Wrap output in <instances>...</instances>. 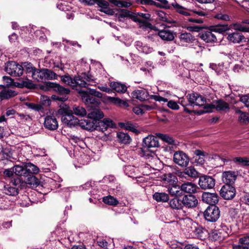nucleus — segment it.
<instances>
[{"label": "nucleus", "instance_id": "obj_1", "mask_svg": "<svg viewBox=\"0 0 249 249\" xmlns=\"http://www.w3.org/2000/svg\"><path fill=\"white\" fill-rule=\"evenodd\" d=\"M96 78L86 72L81 75H75L72 77L69 74L61 76V81L65 84L71 87L73 89H77L78 87L86 88L89 85L95 86Z\"/></svg>", "mask_w": 249, "mask_h": 249}, {"label": "nucleus", "instance_id": "obj_2", "mask_svg": "<svg viewBox=\"0 0 249 249\" xmlns=\"http://www.w3.org/2000/svg\"><path fill=\"white\" fill-rule=\"evenodd\" d=\"M25 71L28 76H31L35 81H43V69H38L29 63L25 65Z\"/></svg>", "mask_w": 249, "mask_h": 249}, {"label": "nucleus", "instance_id": "obj_3", "mask_svg": "<svg viewBox=\"0 0 249 249\" xmlns=\"http://www.w3.org/2000/svg\"><path fill=\"white\" fill-rule=\"evenodd\" d=\"M47 85L48 87L52 89L54 91L57 92L58 94L62 95H66L70 93V90L68 88H65L60 84L54 82H48ZM55 96H53L52 97L55 99ZM68 98L65 96L64 97H57L55 99L60 101L64 102L67 100Z\"/></svg>", "mask_w": 249, "mask_h": 249}, {"label": "nucleus", "instance_id": "obj_4", "mask_svg": "<svg viewBox=\"0 0 249 249\" xmlns=\"http://www.w3.org/2000/svg\"><path fill=\"white\" fill-rule=\"evenodd\" d=\"M203 214L206 220L214 222L219 218L220 210L216 205L209 206L204 211Z\"/></svg>", "mask_w": 249, "mask_h": 249}, {"label": "nucleus", "instance_id": "obj_5", "mask_svg": "<svg viewBox=\"0 0 249 249\" xmlns=\"http://www.w3.org/2000/svg\"><path fill=\"white\" fill-rule=\"evenodd\" d=\"M6 72L13 76H20L23 72L22 66L15 61H9L5 68Z\"/></svg>", "mask_w": 249, "mask_h": 249}, {"label": "nucleus", "instance_id": "obj_6", "mask_svg": "<svg viewBox=\"0 0 249 249\" xmlns=\"http://www.w3.org/2000/svg\"><path fill=\"white\" fill-rule=\"evenodd\" d=\"M215 184V180L212 176L205 175L199 177L198 185L202 189H211Z\"/></svg>", "mask_w": 249, "mask_h": 249}, {"label": "nucleus", "instance_id": "obj_7", "mask_svg": "<svg viewBox=\"0 0 249 249\" xmlns=\"http://www.w3.org/2000/svg\"><path fill=\"white\" fill-rule=\"evenodd\" d=\"M235 189L231 184H225L220 189V196L225 199H232L235 195Z\"/></svg>", "mask_w": 249, "mask_h": 249}, {"label": "nucleus", "instance_id": "obj_8", "mask_svg": "<svg viewBox=\"0 0 249 249\" xmlns=\"http://www.w3.org/2000/svg\"><path fill=\"white\" fill-rule=\"evenodd\" d=\"M173 160L175 163L182 167L188 165L190 159L182 151H177L174 153Z\"/></svg>", "mask_w": 249, "mask_h": 249}, {"label": "nucleus", "instance_id": "obj_9", "mask_svg": "<svg viewBox=\"0 0 249 249\" xmlns=\"http://www.w3.org/2000/svg\"><path fill=\"white\" fill-rule=\"evenodd\" d=\"M188 101L192 106H203L206 103V99L197 93H193L188 96Z\"/></svg>", "mask_w": 249, "mask_h": 249}, {"label": "nucleus", "instance_id": "obj_10", "mask_svg": "<svg viewBox=\"0 0 249 249\" xmlns=\"http://www.w3.org/2000/svg\"><path fill=\"white\" fill-rule=\"evenodd\" d=\"M219 198L216 193L204 192L202 195V201L210 206L215 205L219 201Z\"/></svg>", "mask_w": 249, "mask_h": 249}, {"label": "nucleus", "instance_id": "obj_11", "mask_svg": "<svg viewBox=\"0 0 249 249\" xmlns=\"http://www.w3.org/2000/svg\"><path fill=\"white\" fill-rule=\"evenodd\" d=\"M238 29H236V31L231 33L228 34L227 39L228 40L233 43H240L246 41V38L243 34L238 32ZM239 31H240L239 30Z\"/></svg>", "mask_w": 249, "mask_h": 249}, {"label": "nucleus", "instance_id": "obj_12", "mask_svg": "<svg viewBox=\"0 0 249 249\" xmlns=\"http://www.w3.org/2000/svg\"><path fill=\"white\" fill-rule=\"evenodd\" d=\"M44 125L46 128L54 130L58 127L57 121L53 115H47L44 119Z\"/></svg>", "mask_w": 249, "mask_h": 249}, {"label": "nucleus", "instance_id": "obj_13", "mask_svg": "<svg viewBox=\"0 0 249 249\" xmlns=\"http://www.w3.org/2000/svg\"><path fill=\"white\" fill-rule=\"evenodd\" d=\"M213 32V31H212V28L211 30L204 31L199 34L200 37L206 43H212L216 42L217 38Z\"/></svg>", "mask_w": 249, "mask_h": 249}, {"label": "nucleus", "instance_id": "obj_14", "mask_svg": "<svg viewBox=\"0 0 249 249\" xmlns=\"http://www.w3.org/2000/svg\"><path fill=\"white\" fill-rule=\"evenodd\" d=\"M242 26L237 24H233L228 25V24H217L212 27V31L213 32L218 33L219 34H224L227 31L231 30L232 27H234L235 29H238V28Z\"/></svg>", "mask_w": 249, "mask_h": 249}, {"label": "nucleus", "instance_id": "obj_15", "mask_svg": "<svg viewBox=\"0 0 249 249\" xmlns=\"http://www.w3.org/2000/svg\"><path fill=\"white\" fill-rule=\"evenodd\" d=\"M142 145L144 147L150 148L158 147L159 143L157 137L153 135H149L143 139Z\"/></svg>", "mask_w": 249, "mask_h": 249}, {"label": "nucleus", "instance_id": "obj_16", "mask_svg": "<svg viewBox=\"0 0 249 249\" xmlns=\"http://www.w3.org/2000/svg\"><path fill=\"white\" fill-rule=\"evenodd\" d=\"M182 200L183 206L188 208H195L198 204V200L196 197L192 195L184 196Z\"/></svg>", "mask_w": 249, "mask_h": 249}, {"label": "nucleus", "instance_id": "obj_17", "mask_svg": "<svg viewBox=\"0 0 249 249\" xmlns=\"http://www.w3.org/2000/svg\"><path fill=\"white\" fill-rule=\"evenodd\" d=\"M79 125L84 129L92 131L96 128L97 124L95 121L82 119L79 121Z\"/></svg>", "mask_w": 249, "mask_h": 249}, {"label": "nucleus", "instance_id": "obj_18", "mask_svg": "<svg viewBox=\"0 0 249 249\" xmlns=\"http://www.w3.org/2000/svg\"><path fill=\"white\" fill-rule=\"evenodd\" d=\"M195 156H194L193 162L196 163V165H203L205 163V158L208 156L207 153L204 152L199 149L195 150L194 151Z\"/></svg>", "mask_w": 249, "mask_h": 249}, {"label": "nucleus", "instance_id": "obj_19", "mask_svg": "<svg viewBox=\"0 0 249 249\" xmlns=\"http://www.w3.org/2000/svg\"><path fill=\"white\" fill-rule=\"evenodd\" d=\"M237 175L234 171H228L223 172L222 180L225 184H231L236 180Z\"/></svg>", "mask_w": 249, "mask_h": 249}, {"label": "nucleus", "instance_id": "obj_20", "mask_svg": "<svg viewBox=\"0 0 249 249\" xmlns=\"http://www.w3.org/2000/svg\"><path fill=\"white\" fill-rule=\"evenodd\" d=\"M18 94V92L13 89L9 88H4L0 92V99L1 101L9 99L16 96Z\"/></svg>", "mask_w": 249, "mask_h": 249}, {"label": "nucleus", "instance_id": "obj_21", "mask_svg": "<svg viewBox=\"0 0 249 249\" xmlns=\"http://www.w3.org/2000/svg\"><path fill=\"white\" fill-rule=\"evenodd\" d=\"M132 97L134 98L139 100L141 101L148 99L149 93L145 89H141L134 90L132 93Z\"/></svg>", "mask_w": 249, "mask_h": 249}, {"label": "nucleus", "instance_id": "obj_22", "mask_svg": "<svg viewBox=\"0 0 249 249\" xmlns=\"http://www.w3.org/2000/svg\"><path fill=\"white\" fill-rule=\"evenodd\" d=\"M79 93L81 94L82 101L87 106L92 105L97 102L95 97L89 95L86 91L80 90Z\"/></svg>", "mask_w": 249, "mask_h": 249}, {"label": "nucleus", "instance_id": "obj_23", "mask_svg": "<svg viewBox=\"0 0 249 249\" xmlns=\"http://www.w3.org/2000/svg\"><path fill=\"white\" fill-rule=\"evenodd\" d=\"M104 114L103 112L98 108H93L88 114V118L92 119V121H95L96 124L100 119L103 118Z\"/></svg>", "mask_w": 249, "mask_h": 249}, {"label": "nucleus", "instance_id": "obj_24", "mask_svg": "<svg viewBox=\"0 0 249 249\" xmlns=\"http://www.w3.org/2000/svg\"><path fill=\"white\" fill-rule=\"evenodd\" d=\"M95 3H97L101 8L100 9V11L108 15H113L114 14V11L108 7L109 3L107 1L103 0H97Z\"/></svg>", "mask_w": 249, "mask_h": 249}, {"label": "nucleus", "instance_id": "obj_25", "mask_svg": "<svg viewBox=\"0 0 249 249\" xmlns=\"http://www.w3.org/2000/svg\"><path fill=\"white\" fill-rule=\"evenodd\" d=\"M15 85L19 88H26L27 89H34L36 85L31 80L20 79L18 81L15 82Z\"/></svg>", "mask_w": 249, "mask_h": 249}, {"label": "nucleus", "instance_id": "obj_26", "mask_svg": "<svg viewBox=\"0 0 249 249\" xmlns=\"http://www.w3.org/2000/svg\"><path fill=\"white\" fill-rule=\"evenodd\" d=\"M158 36L164 41H172L174 39L173 32L169 29H163L158 32Z\"/></svg>", "mask_w": 249, "mask_h": 249}, {"label": "nucleus", "instance_id": "obj_27", "mask_svg": "<svg viewBox=\"0 0 249 249\" xmlns=\"http://www.w3.org/2000/svg\"><path fill=\"white\" fill-rule=\"evenodd\" d=\"M59 112L62 114L61 120L64 124H66L74 116L72 115L71 111L68 109L61 108Z\"/></svg>", "mask_w": 249, "mask_h": 249}, {"label": "nucleus", "instance_id": "obj_28", "mask_svg": "<svg viewBox=\"0 0 249 249\" xmlns=\"http://www.w3.org/2000/svg\"><path fill=\"white\" fill-rule=\"evenodd\" d=\"M135 46L138 51L142 53L148 54L153 52V48L146 45H143L142 42L137 41L135 43Z\"/></svg>", "mask_w": 249, "mask_h": 249}, {"label": "nucleus", "instance_id": "obj_29", "mask_svg": "<svg viewBox=\"0 0 249 249\" xmlns=\"http://www.w3.org/2000/svg\"><path fill=\"white\" fill-rule=\"evenodd\" d=\"M155 14L161 21L166 22L168 23H173L175 22V21L173 19L162 10L156 11Z\"/></svg>", "mask_w": 249, "mask_h": 249}, {"label": "nucleus", "instance_id": "obj_30", "mask_svg": "<svg viewBox=\"0 0 249 249\" xmlns=\"http://www.w3.org/2000/svg\"><path fill=\"white\" fill-rule=\"evenodd\" d=\"M182 192L193 194L196 192L197 186L192 182H187L181 185Z\"/></svg>", "mask_w": 249, "mask_h": 249}, {"label": "nucleus", "instance_id": "obj_31", "mask_svg": "<svg viewBox=\"0 0 249 249\" xmlns=\"http://www.w3.org/2000/svg\"><path fill=\"white\" fill-rule=\"evenodd\" d=\"M133 13L126 9H122L116 14V18L119 21L124 22L128 18L132 17Z\"/></svg>", "mask_w": 249, "mask_h": 249}, {"label": "nucleus", "instance_id": "obj_32", "mask_svg": "<svg viewBox=\"0 0 249 249\" xmlns=\"http://www.w3.org/2000/svg\"><path fill=\"white\" fill-rule=\"evenodd\" d=\"M215 109L217 111L227 112L230 109L228 103L222 100L214 101Z\"/></svg>", "mask_w": 249, "mask_h": 249}, {"label": "nucleus", "instance_id": "obj_33", "mask_svg": "<svg viewBox=\"0 0 249 249\" xmlns=\"http://www.w3.org/2000/svg\"><path fill=\"white\" fill-rule=\"evenodd\" d=\"M180 43L184 45L185 43H191L195 40V37L190 33H181L179 36Z\"/></svg>", "mask_w": 249, "mask_h": 249}, {"label": "nucleus", "instance_id": "obj_34", "mask_svg": "<svg viewBox=\"0 0 249 249\" xmlns=\"http://www.w3.org/2000/svg\"><path fill=\"white\" fill-rule=\"evenodd\" d=\"M110 87L117 92L124 93L127 90V87L125 85L118 82H111Z\"/></svg>", "mask_w": 249, "mask_h": 249}, {"label": "nucleus", "instance_id": "obj_35", "mask_svg": "<svg viewBox=\"0 0 249 249\" xmlns=\"http://www.w3.org/2000/svg\"><path fill=\"white\" fill-rule=\"evenodd\" d=\"M168 191L172 196L178 197L182 195L181 186L173 184L168 187Z\"/></svg>", "mask_w": 249, "mask_h": 249}, {"label": "nucleus", "instance_id": "obj_36", "mask_svg": "<svg viewBox=\"0 0 249 249\" xmlns=\"http://www.w3.org/2000/svg\"><path fill=\"white\" fill-rule=\"evenodd\" d=\"M119 142L125 144H129L131 142V138L127 134L123 132H119L117 134Z\"/></svg>", "mask_w": 249, "mask_h": 249}, {"label": "nucleus", "instance_id": "obj_37", "mask_svg": "<svg viewBox=\"0 0 249 249\" xmlns=\"http://www.w3.org/2000/svg\"><path fill=\"white\" fill-rule=\"evenodd\" d=\"M170 207L173 209L177 210L179 208H183V200L178 197L171 199L169 202Z\"/></svg>", "mask_w": 249, "mask_h": 249}, {"label": "nucleus", "instance_id": "obj_38", "mask_svg": "<svg viewBox=\"0 0 249 249\" xmlns=\"http://www.w3.org/2000/svg\"><path fill=\"white\" fill-rule=\"evenodd\" d=\"M153 198L157 202H165L169 200L168 194L163 192H156L153 195Z\"/></svg>", "mask_w": 249, "mask_h": 249}, {"label": "nucleus", "instance_id": "obj_39", "mask_svg": "<svg viewBox=\"0 0 249 249\" xmlns=\"http://www.w3.org/2000/svg\"><path fill=\"white\" fill-rule=\"evenodd\" d=\"M43 81L46 80H55L57 79L58 76L61 78V76H59L51 70L48 69H43Z\"/></svg>", "mask_w": 249, "mask_h": 249}, {"label": "nucleus", "instance_id": "obj_40", "mask_svg": "<svg viewBox=\"0 0 249 249\" xmlns=\"http://www.w3.org/2000/svg\"><path fill=\"white\" fill-rule=\"evenodd\" d=\"M233 161L241 167L249 166V158L237 157L232 159Z\"/></svg>", "mask_w": 249, "mask_h": 249}, {"label": "nucleus", "instance_id": "obj_41", "mask_svg": "<svg viewBox=\"0 0 249 249\" xmlns=\"http://www.w3.org/2000/svg\"><path fill=\"white\" fill-rule=\"evenodd\" d=\"M25 169L27 176H29L30 175L36 174L39 172V168L31 162L27 163L25 164Z\"/></svg>", "mask_w": 249, "mask_h": 249}, {"label": "nucleus", "instance_id": "obj_42", "mask_svg": "<svg viewBox=\"0 0 249 249\" xmlns=\"http://www.w3.org/2000/svg\"><path fill=\"white\" fill-rule=\"evenodd\" d=\"M26 178L24 181L26 184L31 186V187H36L39 183L38 179L34 175H30L29 176H25Z\"/></svg>", "mask_w": 249, "mask_h": 249}, {"label": "nucleus", "instance_id": "obj_43", "mask_svg": "<svg viewBox=\"0 0 249 249\" xmlns=\"http://www.w3.org/2000/svg\"><path fill=\"white\" fill-rule=\"evenodd\" d=\"M70 111L75 115L81 117L86 116L87 114V111L85 108L80 106H73L72 107V110Z\"/></svg>", "mask_w": 249, "mask_h": 249}, {"label": "nucleus", "instance_id": "obj_44", "mask_svg": "<svg viewBox=\"0 0 249 249\" xmlns=\"http://www.w3.org/2000/svg\"><path fill=\"white\" fill-rule=\"evenodd\" d=\"M235 112L240 114L238 120L240 123L244 124H247L249 123V114L248 113L243 112L239 109H236Z\"/></svg>", "mask_w": 249, "mask_h": 249}, {"label": "nucleus", "instance_id": "obj_45", "mask_svg": "<svg viewBox=\"0 0 249 249\" xmlns=\"http://www.w3.org/2000/svg\"><path fill=\"white\" fill-rule=\"evenodd\" d=\"M119 125L122 128H124L135 133L137 134L139 133V131L136 128L135 126L130 122L121 123Z\"/></svg>", "mask_w": 249, "mask_h": 249}, {"label": "nucleus", "instance_id": "obj_46", "mask_svg": "<svg viewBox=\"0 0 249 249\" xmlns=\"http://www.w3.org/2000/svg\"><path fill=\"white\" fill-rule=\"evenodd\" d=\"M177 178L175 175L171 173L164 176L163 180L164 183H168L169 186L172 185L177 182Z\"/></svg>", "mask_w": 249, "mask_h": 249}, {"label": "nucleus", "instance_id": "obj_47", "mask_svg": "<svg viewBox=\"0 0 249 249\" xmlns=\"http://www.w3.org/2000/svg\"><path fill=\"white\" fill-rule=\"evenodd\" d=\"M103 201L104 203L111 206H116L119 204L117 199L111 196H104L103 198Z\"/></svg>", "mask_w": 249, "mask_h": 249}, {"label": "nucleus", "instance_id": "obj_48", "mask_svg": "<svg viewBox=\"0 0 249 249\" xmlns=\"http://www.w3.org/2000/svg\"><path fill=\"white\" fill-rule=\"evenodd\" d=\"M183 174L193 178H196L198 177V172L193 166H189L186 168L183 172Z\"/></svg>", "mask_w": 249, "mask_h": 249}, {"label": "nucleus", "instance_id": "obj_49", "mask_svg": "<svg viewBox=\"0 0 249 249\" xmlns=\"http://www.w3.org/2000/svg\"><path fill=\"white\" fill-rule=\"evenodd\" d=\"M13 169L14 173L17 176L23 177L27 176L26 175L25 166L24 167L22 166L16 165L13 167Z\"/></svg>", "mask_w": 249, "mask_h": 249}, {"label": "nucleus", "instance_id": "obj_50", "mask_svg": "<svg viewBox=\"0 0 249 249\" xmlns=\"http://www.w3.org/2000/svg\"><path fill=\"white\" fill-rule=\"evenodd\" d=\"M4 193L9 196H16L18 194V189L14 187H12L9 185L4 186Z\"/></svg>", "mask_w": 249, "mask_h": 249}, {"label": "nucleus", "instance_id": "obj_51", "mask_svg": "<svg viewBox=\"0 0 249 249\" xmlns=\"http://www.w3.org/2000/svg\"><path fill=\"white\" fill-rule=\"evenodd\" d=\"M178 211L176 213L175 216L179 220H188L186 212L183 210V208H179L177 210Z\"/></svg>", "mask_w": 249, "mask_h": 249}, {"label": "nucleus", "instance_id": "obj_52", "mask_svg": "<svg viewBox=\"0 0 249 249\" xmlns=\"http://www.w3.org/2000/svg\"><path fill=\"white\" fill-rule=\"evenodd\" d=\"M156 135L159 138L168 144H172L174 143L175 141L173 138L167 134L156 133Z\"/></svg>", "mask_w": 249, "mask_h": 249}, {"label": "nucleus", "instance_id": "obj_53", "mask_svg": "<svg viewBox=\"0 0 249 249\" xmlns=\"http://www.w3.org/2000/svg\"><path fill=\"white\" fill-rule=\"evenodd\" d=\"M215 104L214 101L212 103L209 104H206L204 105V110L200 111L199 114H202L204 113H208L213 112V109H215Z\"/></svg>", "mask_w": 249, "mask_h": 249}, {"label": "nucleus", "instance_id": "obj_54", "mask_svg": "<svg viewBox=\"0 0 249 249\" xmlns=\"http://www.w3.org/2000/svg\"><path fill=\"white\" fill-rule=\"evenodd\" d=\"M108 99L110 102L114 103V104L119 105H120L121 104H123L125 106H128V104L127 103V102L121 100L119 98L109 97Z\"/></svg>", "mask_w": 249, "mask_h": 249}, {"label": "nucleus", "instance_id": "obj_55", "mask_svg": "<svg viewBox=\"0 0 249 249\" xmlns=\"http://www.w3.org/2000/svg\"><path fill=\"white\" fill-rule=\"evenodd\" d=\"M25 104L28 108L36 111H39L42 108L41 106L33 103L26 102Z\"/></svg>", "mask_w": 249, "mask_h": 249}, {"label": "nucleus", "instance_id": "obj_56", "mask_svg": "<svg viewBox=\"0 0 249 249\" xmlns=\"http://www.w3.org/2000/svg\"><path fill=\"white\" fill-rule=\"evenodd\" d=\"M239 243L249 248V235L240 237L239 239Z\"/></svg>", "mask_w": 249, "mask_h": 249}, {"label": "nucleus", "instance_id": "obj_57", "mask_svg": "<svg viewBox=\"0 0 249 249\" xmlns=\"http://www.w3.org/2000/svg\"><path fill=\"white\" fill-rule=\"evenodd\" d=\"M102 124H105L107 128H114L115 127V124L113 123L112 121L108 118H105L103 120L101 121Z\"/></svg>", "mask_w": 249, "mask_h": 249}, {"label": "nucleus", "instance_id": "obj_58", "mask_svg": "<svg viewBox=\"0 0 249 249\" xmlns=\"http://www.w3.org/2000/svg\"><path fill=\"white\" fill-rule=\"evenodd\" d=\"M79 121L78 119L76 117H73V119H71V121L68 122L66 125L70 127H74L77 125H79Z\"/></svg>", "mask_w": 249, "mask_h": 249}, {"label": "nucleus", "instance_id": "obj_59", "mask_svg": "<svg viewBox=\"0 0 249 249\" xmlns=\"http://www.w3.org/2000/svg\"><path fill=\"white\" fill-rule=\"evenodd\" d=\"M172 5L178 13L181 14L184 9H185L183 6L178 4L177 2H173Z\"/></svg>", "mask_w": 249, "mask_h": 249}, {"label": "nucleus", "instance_id": "obj_60", "mask_svg": "<svg viewBox=\"0 0 249 249\" xmlns=\"http://www.w3.org/2000/svg\"><path fill=\"white\" fill-rule=\"evenodd\" d=\"M98 245L105 249H108V243L105 239H99L97 241Z\"/></svg>", "mask_w": 249, "mask_h": 249}, {"label": "nucleus", "instance_id": "obj_61", "mask_svg": "<svg viewBox=\"0 0 249 249\" xmlns=\"http://www.w3.org/2000/svg\"><path fill=\"white\" fill-rule=\"evenodd\" d=\"M106 125L105 124H102L101 123V121H99L97 122L96 128L95 129L98 130L99 131H101L104 132V131L107 130V127Z\"/></svg>", "mask_w": 249, "mask_h": 249}, {"label": "nucleus", "instance_id": "obj_62", "mask_svg": "<svg viewBox=\"0 0 249 249\" xmlns=\"http://www.w3.org/2000/svg\"><path fill=\"white\" fill-rule=\"evenodd\" d=\"M125 172L128 177H133L132 173L134 172V168L133 166L131 165L127 166L125 168Z\"/></svg>", "mask_w": 249, "mask_h": 249}, {"label": "nucleus", "instance_id": "obj_63", "mask_svg": "<svg viewBox=\"0 0 249 249\" xmlns=\"http://www.w3.org/2000/svg\"><path fill=\"white\" fill-rule=\"evenodd\" d=\"M168 107L174 110H178L179 108V106L178 104L174 101H169L167 103Z\"/></svg>", "mask_w": 249, "mask_h": 249}, {"label": "nucleus", "instance_id": "obj_64", "mask_svg": "<svg viewBox=\"0 0 249 249\" xmlns=\"http://www.w3.org/2000/svg\"><path fill=\"white\" fill-rule=\"evenodd\" d=\"M240 101L245 104L246 107H249V97L248 95L242 96Z\"/></svg>", "mask_w": 249, "mask_h": 249}]
</instances>
